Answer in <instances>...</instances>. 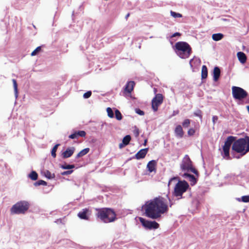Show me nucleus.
<instances>
[{
    "instance_id": "obj_1",
    "label": "nucleus",
    "mask_w": 249,
    "mask_h": 249,
    "mask_svg": "<svg viewBox=\"0 0 249 249\" xmlns=\"http://www.w3.org/2000/svg\"><path fill=\"white\" fill-rule=\"evenodd\" d=\"M144 209L146 216L157 219L167 211L168 206L164 199L159 197L147 201L145 204Z\"/></svg>"
},
{
    "instance_id": "obj_2",
    "label": "nucleus",
    "mask_w": 249,
    "mask_h": 249,
    "mask_svg": "<svg viewBox=\"0 0 249 249\" xmlns=\"http://www.w3.org/2000/svg\"><path fill=\"white\" fill-rule=\"evenodd\" d=\"M178 181L174 187L173 195L178 197V199L182 198V195L189 188V184L185 180H180L177 177L172 178L169 181L168 186L170 185L173 182Z\"/></svg>"
},
{
    "instance_id": "obj_3",
    "label": "nucleus",
    "mask_w": 249,
    "mask_h": 249,
    "mask_svg": "<svg viewBox=\"0 0 249 249\" xmlns=\"http://www.w3.org/2000/svg\"><path fill=\"white\" fill-rule=\"evenodd\" d=\"M232 149L241 156H243L249 152V137L246 136L244 138L239 139L235 141L232 146Z\"/></svg>"
},
{
    "instance_id": "obj_4",
    "label": "nucleus",
    "mask_w": 249,
    "mask_h": 249,
    "mask_svg": "<svg viewBox=\"0 0 249 249\" xmlns=\"http://www.w3.org/2000/svg\"><path fill=\"white\" fill-rule=\"evenodd\" d=\"M97 216L104 223H110L116 219L115 213L109 208L97 209Z\"/></svg>"
},
{
    "instance_id": "obj_5",
    "label": "nucleus",
    "mask_w": 249,
    "mask_h": 249,
    "mask_svg": "<svg viewBox=\"0 0 249 249\" xmlns=\"http://www.w3.org/2000/svg\"><path fill=\"white\" fill-rule=\"evenodd\" d=\"M176 52L177 55L182 59L188 58L192 52L189 44L183 41L177 42L175 44Z\"/></svg>"
},
{
    "instance_id": "obj_6",
    "label": "nucleus",
    "mask_w": 249,
    "mask_h": 249,
    "mask_svg": "<svg viewBox=\"0 0 249 249\" xmlns=\"http://www.w3.org/2000/svg\"><path fill=\"white\" fill-rule=\"evenodd\" d=\"M29 207V204L26 201H20L13 206L11 213L16 214L24 213Z\"/></svg>"
},
{
    "instance_id": "obj_7",
    "label": "nucleus",
    "mask_w": 249,
    "mask_h": 249,
    "mask_svg": "<svg viewBox=\"0 0 249 249\" xmlns=\"http://www.w3.org/2000/svg\"><path fill=\"white\" fill-rule=\"evenodd\" d=\"M180 168L183 171H190L196 175L198 174L197 171L193 167L192 161L188 155H186L183 158Z\"/></svg>"
},
{
    "instance_id": "obj_8",
    "label": "nucleus",
    "mask_w": 249,
    "mask_h": 249,
    "mask_svg": "<svg viewBox=\"0 0 249 249\" xmlns=\"http://www.w3.org/2000/svg\"><path fill=\"white\" fill-rule=\"evenodd\" d=\"M232 94L235 99L239 100L246 98L248 96V93L245 90L235 86L232 87Z\"/></svg>"
},
{
    "instance_id": "obj_9",
    "label": "nucleus",
    "mask_w": 249,
    "mask_h": 249,
    "mask_svg": "<svg viewBox=\"0 0 249 249\" xmlns=\"http://www.w3.org/2000/svg\"><path fill=\"white\" fill-rule=\"evenodd\" d=\"M139 219L142 226L146 229H156L159 227V224L156 221H149L142 217H140Z\"/></svg>"
},
{
    "instance_id": "obj_10",
    "label": "nucleus",
    "mask_w": 249,
    "mask_h": 249,
    "mask_svg": "<svg viewBox=\"0 0 249 249\" xmlns=\"http://www.w3.org/2000/svg\"><path fill=\"white\" fill-rule=\"evenodd\" d=\"M163 102V96L161 94H157L152 100V107L154 111L156 112L158 109V107Z\"/></svg>"
},
{
    "instance_id": "obj_11",
    "label": "nucleus",
    "mask_w": 249,
    "mask_h": 249,
    "mask_svg": "<svg viewBox=\"0 0 249 249\" xmlns=\"http://www.w3.org/2000/svg\"><path fill=\"white\" fill-rule=\"evenodd\" d=\"M86 135V133L85 131L81 130L76 131L74 133L70 135L69 138L71 139H74L77 138L78 137H84Z\"/></svg>"
},
{
    "instance_id": "obj_12",
    "label": "nucleus",
    "mask_w": 249,
    "mask_h": 249,
    "mask_svg": "<svg viewBox=\"0 0 249 249\" xmlns=\"http://www.w3.org/2000/svg\"><path fill=\"white\" fill-rule=\"evenodd\" d=\"M175 134L178 138H182L184 135V132L182 126L180 125H178L175 129Z\"/></svg>"
},
{
    "instance_id": "obj_13",
    "label": "nucleus",
    "mask_w": 249,
    "mask_h": 249,
    "mask_svg": "<svg viewBox=\"0 0 249 249\" xmlns=\"http://www.w3.org/2000/svg\"><path fill=\"white\" fill-rule=\"evenodd\" d=\"M134 85L135 83L134 81H129L127 82L124 88V93L127 92L128 93H130L133 90Z\"/></svg>"
},
{
    "instance_id": "obj_14",
    "label": "nucleus",
    "mask_w": 249,
    "mask_h": 249,
    "mask_svg": "<svg viewBox=\"0 0 249 249\" xmlns=\"http://www.w3.org/2000/svg\"><path fill=\"white\" fill-rule=\"evenodd\" d=\"M148 151L147 148L142 149L140 150L135 155V157L137 160L143 159L146 156Z\"/></svg>"
},
{
    "instance_id": "obj_15",
    "label": "nucleus",
    "mask_w": 249,
    "mask_h": 249,
    "mask_svg": "<svg viewBox=\"0 0 249 249\" xmlns=\"http://www.w3.org/2000/svg\"><path fill=\"white\" fill-rule=\"evenodd\" d=\"M74 150L73 147L67 148L62 154L63 158L66 159L70 157L73 154Z\"/></svg>"
},
{
    "instance_id": "obj_16",
    "label": "nucleus",
    "mask_w": 249,
    "mask_h": 249,
    "mask_svg": "<svg viewBox=\"0 0 249 249\" xmlns=\"http://www.w3.org/2000/svg\"><path fill=\"white\" fill-rule=\"evenodd\" d=\"M182 176L185 178H188L192 185L195 184L196 182V178L194 175H190L188 173H184L182 175Z\"/></svg>"
},
{
    "instance_id": "obj_17",
    "label": "nucleus",
    "mask_w": 249,
    "mask_h": 249,
    "mask_svg": "<svg viewBox=\"0 0 249 249\" xmlns=\"http://www.w3.org/2000/svg\"><path fill=\"white\" fill-rule=\"evenodd\" d=\"M156 161L154 160L150 161L147 165V168L150 172H152L156 170Z\"/></svg>"
},
{
    "instance_id": "obj_18",
    "label": "nucleus",
    "mask_w": 249,
    "mask_h": 249,
    "mask_svg": "<svg viewBox=\"0 0 249 249\" xmlns=\"http://www.w3.org/2000/svg\"><path fill=\"white\" fill-rule=\"evenodd\" d=\"M220 75V70L217 67H214L213 71V79L216 82L218 80Z\"/></svg>"
},
{
    "instance_id": "obj_19",
    "label": "nucleus",
    "mask_w": 249,
    "mask_h": 249,
    "mask_svg": "<svg viewBox=\"0 0 249 249\" xmlns=\"http://www.w3.org/2000/svg\"><path fill=\"white\" fill-rule=\"evenodd\" d=\"M88 212V209H83L82 211L78 213V216L81 219L87 220L88 219V216L87 215V213Z\"/></svg>"
},
{
    "instance_id": "obj_20",
    "label": "nucleus",
    "mask_w": 249,
    "mask_h": 249,
    "mask_svg": "<svg viewBox=\"0 0 249 249\" xmlns=\"http://www.w3.org/2000/svg\"><path fill=\"white\" fill-rule=\"evenodd\" d=\"M237 57L239 59V61L242 64H244L246 62L247 60V57L246 54L241 52H239L237 53Z\"/></svg>"
},
{
    "instance_id": "obj_21",
    "label": "nucleus",
    "mask_w": 249,
    "mask_h": 249,
    "mask_svg": "<svg viewBox=\"0 0 249 249\" xmlns=\"http://www.w3.org/2000/svg\"><path fill=\"white\" fill-rule=\"evenodd\" d=\"M234 140H235V138L234 137L229 136L227 138L223 146L230 148L231 144L234 141Z\"/></svg>"
},
{
    "instance_id": "obj_22",
    "label": "nucleus",
    "mask_w": 249,
    "mask_h": 249,
    "mask_svg": "<svg viewBox=\"0 0 249 249\" xmlns=\"http://www.w3.org/2000/svg\"><path fill=\"white\" fill-rule=\"evenodd\" d=\"M224 37V35L221 33L214 34L212 35V39L216 41L221 40Z\"/></svg>"
},
{
    "instance_id": "obj_23",
    "label": "nucleus",
    "mask_w": 249,
    "mask_h": 249,
    "mask_svg": "<svg viewBox=\"0 0 249 249\" xmlns=\"http://www.w3.org/2000/svg\"><path fill=\"white\" fill-rule=\"evenodd\" d=\"M208 75L207 68L205 65H203L201 69V78L202 79H205Z\"/></svg>"
},
{
    "instance_id": "obj_24",
    "label": "nucleus",
    "mask_w": 249,
    "mask_h": 249,
    "mask_svg": "<svg viewBox=\"0 0 249 249\" xmlns=\"http://www.w3.org/2000/svg\"><path fill=\"white\" fill-rule=\"evenodd\" d=\"M230 148L227 147L225 146H223V151L224 152L223 157L224 158H226L227 160H229L230 159V155H229Z\"/></svg>"
},
{
    "instance_id": "obj_25",
    "label": "nucleus",
    "mask_w": 249,
    "mask_h": 249,
    "mask_svg": "<svg viewBox=\"0 0 249 249\" xmlns=\"http://www.w3.org/2000/svg\"><path fill=\"white\" fill-rule=\"evenodd\" d=\"M89 148H86L82 150H81L79 153L77 154L76 155V158H79L81 157H82L86 154H87L89 152Z\"/></svg>"
},
{
    "instance_id": "obj_26",
    "label": "nucleus",
    "mask_w": 249,
    "mask_h": 249,
    "mask_svg": "<svg viewBox=\"0 0 249 249\" xmlns=\"http://www.w3.org/2000/svg\"><path fill=\"white\" fill-rule=\"evenodd\" d=\"M28 176L33 180H36L37 179L38 175L36 172L33 171Z\"/></svg>"
},
{
    "instance_id": "obj_27",
    "label": "nucleus",
    "mask_w": 249,
    "mask_h": 249,
    "mask_svg": "<svg viewBox=\"0 0 249 249\" xmlns=\"http://www.w3.org/2000/svg\"><path fill=\"white\" fill-rule=\"evenodd\" d=\"M12 82L13 83V86H14V89L15 95L16 98H17L18 96V84H17V81L15 79H13Z\"/></svg>"
},
{
    "instance_id": "obj_28",
    "label": "nucleus",
    "mask_w": 249,
    "mask_h": 249,
    "mask_svg": "<svg viewBox=\"0 0 249 249\" xmlns=\"http://www.w3.org/2000/svg\"><path fill=\"white\" fill-rule=\"evenodd\" d=\"M237 200L239 202L242 201L246 203L249 202V196H242L241 198H237Z\"/></svg>"
},
{
    "instance_id": "obj_29",
    "label": "nucleus",
    "mask_w": 249,
    "mask_h": 249,
    "mask_svg": "<svg viewBox=\"0 0 249 249\" xmlns=\"http://www.w3.org/2000/svg\"><path fill=\"white\" fill-rule=\"evenodd\" d=\"M131 140V137L130 135L125 136L123 139V142L124 145H127Z\"/></svg>"
},
{
    "instance_id": "obj_30",
    "label": "nucleus",
    "mask_w": 249,
    "mask_h": 249,
    "mask_svg": "<svg viewBox=\"0 0 249 249\" xmlns=\"http://www.w3.org/2000/svg\"><path fill=\"white\" fill-rule=\"evenodd\" d=\"M115 118L118 120H121L122 119V115L120 112V111L118 109H115Z\"/></svg>"
},
{
    "instance_id": "obj_31",
    "label": "nucleus",
    "mask_w": 249,
    "mask_h": 249,
    "mask_svg": "<svg viewBox=\"0 0 249 249\" xmlns=\"http://www.w3.org/2000/svg\"><path fill=\"white\" fill-rule=\"evenodd\" d=\"M59 145V144H56V145H54V146L53 147V148L52 150L51 154H52V156L53 158L56 157V151L58 146Z\"/></svg>"
},
{
    "instance_id": "obj_32",
    "label": "nucleus",
    "mask_w": 249,
    "mask_h": 249,
    "mask_svg": "<svg viewBox=\"0 0 249 249\" xmlns=\"http://www.w3.org/2000/svg\"><path fill=\"white\" fill-rule=\"evenodd\" d=\"M44 175L48 178L51 179L53 178L54 177V175L52 174L48 170H46L44 171Z\"/></svg>"
},
{
    "instance_id": "obj_33",
    "label": "nucleus",
    "mask_w": 249,
    "mask_h": 249,
    "mask_svg": "<svg viewBox=\"0 0 249 249\" xmlns=\"http://www.w3.org/2000/svg\"><path fill=\"white\" fill-rule=\"evenodd\" d=\"M107 115L109 118H112L114 117V113L110 107H107Z\"/></svg>"
},
{
    "instance_id": "obj_34",
    "label": "nucleus",
    "mask_w": 249,
    "mask_h": 249,
    "mask_svg": "<svg viewBox=\"0 0 249 249\" xmlns=\"http://www.w3.org/2000/svg\"><path fill=\"white\" fill-rule=\"evenodd\" d=\"M190 124V120L188 119H185L182 123V126L184 128L188 127Z\"/></svg>"
},
{
    "instance_id": "obj_35",
    "label": "nucleus",
    "mask_w": 249,
    "mask_h": 249,
    "mask_svg": "<svg viewBox=\"0 0 249 249\" xmlns=\"http://www.w3.org/2000/svg\"><path fill=\"white\" fill-rule=\"evenodd\" d=\"M47 183L44 180H39L34 183V185L36 186H39V185H46Z\"/></svg>"
},
{
    "instance_id": "obj_36",
    "label": "nucleus",
    "mask_w": 249,
    "mask_h": 249,
    "mask_svg": "<svg viewBox=\"0 0 249 249\" xmlns=\"http://www.w3.org/2000/svg\"><path fill=\"white\" fill-rule=\"evenodd\" d=\"M170 14H171V15L175 18H181L182 17V15L181 14H179V13H176L175 12H173L172 11H171L170 12Z\"/></svg>"
},
{
    "instance_id": "obj_37",
    "label": "nucleus",
    "mask_w": 249,
    "mask_h": 249,
    "mask_svg": "<svg viewBox=\"0 0 249 249\" xmlns=\"http://www.w3.org/2000/svg\"><path fill=\"white\" fill-rule=\"evenodd\" d=\"M61 167L63 169H71L74 168V165H62Z\"/></svg>"
},
{
    "instance_id": "obj_38",
    "label": "nucleus",
    "mask_w": 249,
    "mask_h": 249,
    "mask_svg": "<svg viewBox=\"0 0 249 249\" xmlns=\"http://www.w3.org/2000/svg\"><path fill=\"white\" fill-rule=\"evenodd\" d=\"M41 51V47L39 46L37 47L32 53L31 55L32 56H35L36 55L38 52H39Z\"/></svg>"
},
{
    "instance_id": "obj_39",
    "label": "nucleus",
    "mask_w": 249,
    "mask_h": 249,
    "mask_svg": "<svg viewBox=\"0 0 249 249\" xmlns=\"http://www.w3.org/2000/svg\"><path fill=\"white\" fill-rule=\"evenodd\" d=\"M194 114L196 116H197V117H199L200 119H201V120H202V112H201V110H197V111H196V112H195L194 113Z\"/></svg>"
},
{
    "instance_id": "obj_40",
    "label": "nucleus",
    "mask_w": 249,
    "mask_h": 249,
    "mask_svg": "<svg viewBox=\"0 0 249 249\" xmlns=\"http://www.w3.org/2000/svg\"><path fill=\"white\" fill-rule=\"evenodd\" d=\"M91 95V92L90 91H88L85 93L83 95V97L85 99H87L89 98Z\"/></svg>"
},
{
    "instance_id": "obj_41",
    "label": "nucleus",
    "mask_w": 249,
    "mask_h": 249,
    "mask_svg": "<svg viewBox=\"0 0 249 249\" xmlns=\"http://www.w3.org/2000/svg\"><path fill=\"white\" fill-rule=\"evenodd\" d=\"M135 112L140 115H144V112L139 108L135 109Z\"/></svg>"
},
{
    "instance_id": "obj_42",
    "label": "nucleus",
    "mask_w": 249,
    "mask_h": 249,
    "mask_svg": "<svg viewBox=\"0 0 249 249\" xmlns=\"http://www.w3.org/2000/svg\"><path fill=\"white\" fill-rule=\"evenodd\" d=\"M195 133V130L193 128H190L188 131V134L189 136H193Z\"/></svg>"
},
{
    "instance_id": "obj_43",
    "label": "nucleus",
    "mask_w": 249,
    "mask_h": 249,
    "mask_svg": "<svg viewBox=\"0 0 249 249\" xmlns=\"http://www.w3.org/2000/svg\"><path fill=\"white\" fill-rule=\"evenodd\" d=\"M73 172V170H69L67 171H64L61 173L62 175H68L71 174Z\"/></svg>"
},
{
    "instance_id": "obj_44",
    "label": "nucleus",
    "mask_w": 249,
    "mask_h": 249,
    "mask_svg": "<svg viewBox=\"0 0 249 249\" xmlns=\"http://www.w3.org/2000/svg\"><path fill=\"white\" fill-rule=\"evenodd\" d=\"M134 134L136 137H138L139 135V130L138 128H136L134 130Z\"/></svg>"
},
{
    "instance_id": "obj_45",
    "label": "nucleus",
    "mask_w": 249,
    "mask_h": 249,
    "mask_svg": "<svg viewBox=\"0 0 249 249\" xmlns=\"http://www.w3.org/2000/svg\"><path fill=\"white\" fill-rule=\"evenodd\" d=\"M218 120V117L216 116H213V123L214 124L216 121Z\"/></svg>"
},
{
    "instance_id": "obj_46",
    "label": "nucleus",
    "mask_w": 249,
    "mask_h": 249,
    "mask_svg": "<svg viewBox=\"0 0 249 249\" xmlns=\"http://www.w3.org/2000/svg\"><path fill=\"white\" fill-rule=\"evenodd\" d=\"M195 61V59L194 58H193V59H191L190 60V62H189V64H190V65L191 66V67L193 68V62L194 61Z\"/></svg>"
},
{
    "instance_id": "obj_47",
    "label": "nucleus",
    "mask_w": 249,
    "mask_h": 249,
    "mask_svg": "<svg viewBox=\"0 0 249 249\" xmlns=\"http://www.w3.org/2000/svg\"><path fill=\"white\" fill-rule=\"evenodd\" d=\"M180 33H177H177H174V34L172 36V37H175V36H180Z\"/></svg>"
},
{
    "instance_id": "obj_48",
    "label": "nucleus",
    "mask_w": 249,
    "mask_h": 249,
    "mask_svg": "<svg viewBox=\"0 0 249 249\" xmlns=\"http://www.w3.org/2000/svg\"><path fill=\"white\" fill-rule=\"evenodd\" d=\"M124 146V145L123 144V142L122 143H120V144H119V147H120V148H121L123 147Z\"/></svg>"
},
{
    "instance_id": "obj_49",
    "label": "nucleus",
    "mask_w": 249,
    "mask_h": 249,
    "mask_svg": "<svg viewBox=\"0 0 249 249\" xmlns=\"http://www.w3.org/2000/svg\"><path fill=\"white\" fill-rule=\"evenodd\" d=\"M129 15H130V14H129V13H128V14L125 16V19H127V18L129 17Z\"/></svg>"
},
{
    "instance_id": "obj_50",
    "label": "nucleus",
    "mask_w": 249,
    "mask_h": 249,
    "mask_svg": "<svg viewBox=\"0 0 249 249\" xmlns=\"http://www.w3.org/2000/svg\"><path fill=\"white\" fill-rule=\"evenodd\" d=\"M246 103L249 104V98L246 99Z\"/></svg>"
},
{
    "instance_id": "obj_51",
    "label": "nucleus",
    "mask_w": 249,
    "mask_h": 249,
    "mask_svg": "<svg viewBox=\"0 0 249 249\" xmlns=\"http://www.w3.org/2000/svg\"><path fill=\"white\" fill-rule=\"evenodd\" d=\"M146 142H147V140H145V141H144V143H143V145H146Z\"/></svg>"
},
{
    "instance_id": "obj_52",
    "label": "nucleus",
    "mask_w": 249,
    "mask_h": 249,
    "mask_svg": "<svg viewBox=\"0 0 249 249\" xmlns=\"http://www.w3.org/2000/svg\"><path fill=\"white\" fill-rule=\"evenodd\" d=\"M235 158H236L238 159V158H240V157H239V156H238V157H236Z\"/></svg>"
}]
</instances>
